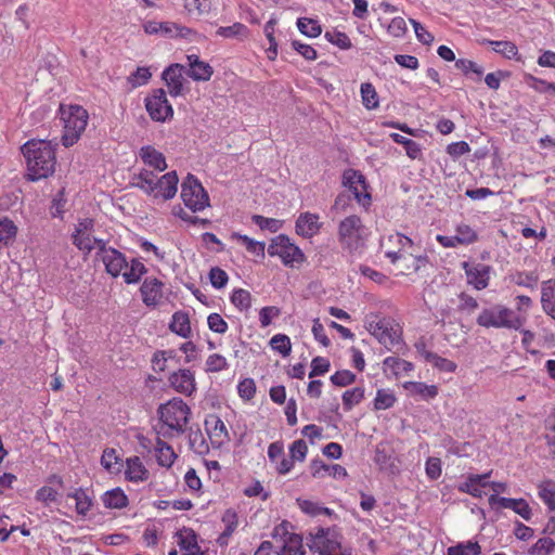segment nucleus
I'll return each mask as SVG.
<instances>
[{
	"mask_svg": "<svg viewBox=\"0 0 555 555\" xmlns=\"http://www.w3.org/2000/svg\"><path fill=\"white\" fill-rule=\"evenodd\" d=\"M101 465L106 472L111 474L119 473L122 466L121 459L117 455L116 450L113 448H106L103 450L101 456Z\"/></svg>",
	"mask_w": 555,
	"mask_h": 555,
	"instance_id": "nucleus-43",
	"label": "nucleus"
},
{
	"mask_svg": "<svg viewBox=\"0 0 555 555\" xmlns=\"http://www.w3.org/2000/svg\"><path fill=\"white\" fill-rule=\"evenodd\" d=\"M455 67L460 70H462V73L465 75V76H468L469 74H475L476 75V80H480L482 74H483V68L478 65L476 62L474 61H470V60H466V59H459L455 61Z\"/></svg>",
	"mask_w": 555,
	"mask_h": 555,
	"instance_id": "nucleus-59",
	"label": "nucleus"
},
{
	"mask_svg": "<svg viewBox=\"0 0 555 555\" xmlns=\"http://www.w3.org/2000/svg\"><path fill=\"white\" fill-rule=\"evenodd\" d=\"M390 262L398 270V274L409 275L420 271L428 262L427 256L414 255L412 249H406L391 259Z\"/></svg>",
	"mask_w": 555,
	"mask_h": 555,
	"instance_id": "nucleus-16",
	"label": "nucleus"
},
{
	"mask_svg": "<svg viewBox=\"0 0 555 555\" xmlns=\"http://www.w3.org/2000/svg\"><path fill=\"white\" fill-rule=\"evenodd\" d=\"M159 178L156 173L151 170L142 169L138 176L137 185L145 193L152 191L154 185H156V181Z\"/></svg>",
	"mask_w": 555,
	"mask_h": 555,
	"instance_id": "nucleus-61",
	"label": "nucleus"
},
{
	"mask_svg": "<svg viewBox=\"0 0 555 555\" xmlns=\"http://www.w3.org/2000/svg\"><path fill=\"white\" fill-rule=\"evenodd\" d=\"M462 268L466 275V282L476 291H482L490 284L492 268L481 262L464 261Z\"/></svg>",
	"mask_w": 555,
	"mask_h": 555,
	"instance_id": "nucleus-13",
	"label": "nucleus"
},
{
	"mask_svg": "<svg viewBox=\"0 0 555 555\" xmlns=\"http://www.w3.org/2000/svg\"><path fill=\"white\" fill-rule=\"evenodd\" d=\"M160 25L159 34L169 38H192L197 34L194 29L173 22H160Z\"/></svg>",
	"mask_w": 555,
	"mask_h": 555,
	"instance_id": "nucleus-36",
	"label": "nucleus"
},
{
	"mask_svg": "<svg viewBox=\"0 0 555 555\" xmlns=\"http://www.w3.org/2000/svg\"><path fill=\"white\" fill-rule=\"evenodd\" d=\"M385 371L391 373L393 376L399 377L408 374L413 370V364L404 359L398 357H388L384 360Z\"/></svg>",
	"mask_w": 555,
	"mask_h": 555,
	"instance_id": "nucleus-40",
	"label": "nucleus"
},
{
	"mask_svg": "<svg viewBox=\"0 0 555 555\" xmlns=\"http://www.w3.org/2000/svg\"><path fill=\"white\" fill-rule=\"evenodd\" d=\"M140 157L144 165L153 168L157 171H164L167 169V163L165 155L156 150L152 145H145L140 149Z\"/></svg>",
	"mask_w": 555,
	"mask_h": 555,
	"instance_id": "nucleus-28",
	"label": "nucleus"
},
{
	"mask_svg": "<svg viewBox=\"0 0 555 555\" xmlns=\"http://www.w3.org/2000/svg\"><path fill=\"white\" fill-rule=\"evenodd\" d=\"M216 35L224 39L236 38L243 40L249 36V29L243 23L235 22L230 26H220L216 30Z\"/></svg>",
	"mask_w": 555,
	"mask_h": 555,
	"instance_id": "nucleus-39",
	"label": "nucleus"
},
{
	"mask_svg": "<svg viewBox=\"0 0 555 555\" xmlns=\"http://www.w3.org/2000/svg\"><path fill=\"white\" fill-rule=\"evenodd\" d=\"M268 254L271 257H279L282 263L288 268H298L306 261L304 251L283 234L271 241Z\"/></svg>",
	"mask_w": 555,
	"mask_h": 555,
	"instance_id": "nucleus-9",
	"label": "nucleus"
},
{
	"mask_svg": "<svg viewBox=\"0 0 555 555\" xmlns=\"http://www.w3.org/2000/svg\"><path fill=\"white\" fill-rule=\"evenodd\" d=\"M323 223L320 221L318 214L310 211L301 212L295 222L296 234L304 238H312L319 234Z\"/></svg>",
	"mask_w": 555,
	"mask_h": 555,
	"instance_id": "nucleus-20",
	"label": "nucleus"
},
{
	"mask_svg": "<svg viewBox=\"0 0 555 555\" xmlns=\"http://www.w3.org/2000/svg\"><path fill=\"white\" fill-rule=\"evenodd\" d=\"M101 260L105 266V270L114 278L122 274L124 269H127L128 262L124 254L115 248H107L105 242L100 243Z\"/></svg>",
	"mask_w": 555,
	"mask_h": 555,
	"instance_id": "nucleus-14",
	"label": "nucleus"
},
{
	"mask_svg": "<svg viewBox=\"0 0 555 555\" xmlns=\"http://www.w3.org/2000/svg\"><path fill=\"white\" fill-rule=\"evenodd\" d=\"M486 44H489L492 50L507 60L520 61V55L517 46L508 40H485Z\"/></svg>",
	"mask_w": 555,
	"mask_h": 555,
	"instance_id": "nucleus-35",
	"label": "nucleus"
},
{
	"mask_svg": "<svg viewBox=\"0 0 555 555\" xmlns=\"http://www.w3.org/2000/svg\"><path fill=\"white\" fill-rule=\"evenodd\" d=\"M155 456L157 464L166 468H170L177 459V454L172 447L159 437H157L155 442Z\"/></svg>",
	"mask_w": 555,
	"mask_h": 555,
	"instance_id": "nucleus-32",
	"label": "nucleus"
},
{
	"mask_svg": "<svg viewBox=\"0 0 555 555\" xmlns=\"http://www.w3.org/2000/svg\"><path fill=\"white\" fill-rule=\"evenodd\" d=\"M188 75L195 81H208L214 75V68L207 62L199 59L197 54H188Z\"/></svg>",
	"mask_w": 555,
	"mask_h": 555,
	"instance_id": "nucleus-24",
	"label": "nucleus"
},
{
	"mask_svg": "<svg viewBox=\"0 0 555 555\" xmlns=\"http://www.w3.org/2000/svg\"><path fill=\"white\" fill-rule=\"evenodd\" d=\"M184 9L190 14L208 15L212 11V0H184Z\"/></svg>",
	"mask_w": 555,
	"mask_h": 555,
	"instance_id": "nucleus-50",
	"label": "nucleus"
},
{
	"mask_svg": "<svg viewBox=\"0 0 555 555\" xmlns=\"http://www.w3.org/2000/svg\"><path fill=\"white\" fill-rule=\"evenodd\" d=\"M26 162V178L38 181L53 175L56 165L55 146L47 140L31 139L21 147Z\"/></svg>",
	"mask_w": 555,
	"mask_h": 555,
	"instance_id": "nucleus-1",
	"label": "nucleus"
},
{
	"mask_svg": "<svg viewBox=\"0 0 555 555\" xmlns=\"http://www.w3.org/2000/svg\"><path fill=\"white\" fill-rule=\"evenodd\" d=\"M169 386L178 393L191 397L197 389L195 374L190 369H179L168 376Z\"/></svg>",
	"mask_w": 555,
	"mask_h": 555,
	"instance_id": "nucleus-15",
	"label": "nucleus"
},
{
	"mask_svg": "<svg viewBox=\"0 0 555 555\" xmlns=\"http://www.w3.org/2000/svg\"><path fill=\"white\" fill-rule=\"evenodd\" d=\"M275 20H269L263 27L264 35L269 41V48L267 49V56L270 61H274L278 56V41L274 37Z\"/></svg>",
	"mask_w": 555,
	"mask_h": 555,
	"instance_id": "nucleus-51",
	"label": "nucleus"
},
{
	"mask_svg": "<svg viewBox=\"0 0 555 555\" xmlns=\"http://www.w3.org/2000/svg\"><path fill=\"white\" fill-rule=\"evenodd\" d=\"M59 114L64 125L62 143L66 147L73 146L86 130L89 114L81 105L73 104H61Z\"/></svg>",
	"mask_w": 555,
	"mask_h": 555,
	"instance_id": "nucleus-3",
	"label": "nucleus"
},
{
	"mask_svg": "<svg viewBox=\"0 0 555 555\" xmlns=\"http://www.w3.org/2000/svg\"><path fill=\"white\" fill-rule=\"evenodd\" d=\"M145 108L154 121L165 122L173 116V108L163 89H156L145 98Z\"/></svg>",
	"mask_w": 555,
	"mask_h": 555,
	"instance_id": "nucleus-12",
	"label": "nucleus"
},
{
	"mask_svg": "<svg viewBox=\"0 0 555 555\" xmlns=\"http://www.w3.org/2000/svg\"><path fill=\"white\" fill-rule=\"evenodd\" d=\"M17 228L13 221L4 218L0 220V248L9 245L15 237Z\"/></svg>",
	"mask_w": 555,
	"mask_h": 555,
	"instance_id": "nucleus-55",
	"label": "nucleus"
},
{
	"mask_svg": "<svg viewBox=\"0 0 555 555\" xmlns=\"http://www.w3.org/2000/svg\"><path fill=\"white\" fill-rule=\"evenodd\" d=\"M178 545L183 555H202L197 537L192 529H182L178 532Z\"/></svg>",
	"mask_w": 555,
	"mask_h": 555,
	"instance_id": "nucleus-29",
	"label": "nucleus"
},
{
	"mask_svg": "<svg viewBox=\"0 0 555 555\" xmlns=\"http://www.w3.org/2000/svg\"><path fill=\"white\" fill-rule=\"evenodd\" d=\"M307 545L317 555H351L350 551L341 548L339 537L330 528H318L311 532Z\"/></svg>",
	"mask_w": 555,
	"mask_h": 555,
	"instance_id": "nucleus-7",
	"label": "nucleus"
},
{
	"mask_svg": "<svg viewBox=\"0 0 555 555\" xmlns=\"http://www.w3.org/2000/svg\"><path fill=\"white\" fill-rule=\"evenodd\" d=\"M297 503H298V506L301 509V512L309 516L315 517V516H320V515H326V516L333 515L332 509L320 505L318 502L298 499Z\"/></svg>",
	"mask_w": 555,
	"mask_h": 555,
	"instance_id": "nucleus-46",
	"label": "nucleus"
},
{
	"mask_svg": "<svg viewBox=\"0 0 555 555\" xmlns=\"http://www.w3.org/2000/svg\"><path fill=\"white\" fill-rule=\"evenodd\" d=\"M288 452L294 462H305L308 454V444L304 439H297L288 447Z\"/></svg>",
	"mask_w": 555,
	"mask_h": 555,
	"instance_id": "nucleus-62",
	"label": "nucleus"
},
{
	"mask_svg": "<svg viewBox=\"0 0 555 555\" xmlns=\"http://www.w3.org/2000/svg\"><path fill=\"white\" fill-rule=\"evenodd\" d=\"M178 182L179 178L176 171L167 172L156 181V185L152 186L153 190L146 194L154 198L170 199L178 191Z\"/></svg>",
	"mask_w": 555,
	"mask_h": 555,
	"instance_id": "nucleus-19",
	"label": "nucleus"
},
{
	"mask_svg": "<svg viewBox=\"0 0 555 555\" xmlns=\"http://www.w3.org/2000/svg\"><path fill=\"white\" fill-rule=\"evenodd\" d=\"M190 449L198 455L209 452V443L206 441L204 434L199 430H191L189 434Z\"/></svg>",
	"mask_w": 555,
	"mask_h": 555,
	"instance_id": "nucleus-45",
	"label": "nucleus"
},
{
	"mask_svg": "<svg viewBox=\"0 0 555 555\" xmlns=\"http://www.w3.org/2000/svg\"><path fill=\"white\" fill-rule=\"evenodd\" d=\"M492 470L480 475H468L466 480L459 485L457 489L462 493H467L474 498L480 499L483 495L482 488L488 486V478Z\"/></svg>",
	"mask_w": 555,
	"mask_h": 555,
	"instance_id": "nucleus-23",
	"label": "nucleus"
},
{
	"mask_svg": "<svg viewBox=\"0 0 555 555\" xmlns=\"http://www.w3.org/2000/svg\"><path fill=\"white\" fill-rule=\"evenodd\" d=\"M221 522L223 525V531L217 538V544L221 547L229 544L230 538L236 531L238 527V514L234 508H227L222 516Z\"/></svg>",
	"mask_w": 555,
	"mask_h": 555,
	"instance_id": "nucleus-25",
	"label": "nucleus"
},
{
	"mask_svg": "<svg viewBox=\"0 0 555 555\" xmlns=\"http://www.w3.org/2000/svg\"><path fill=\"white\" fill-rule=\"evenodd\" d=\"M325 39L341 50H349L352 47L351 40L347 34L338 30L326 31Z\"/></svg>",
	"mask_w": 555,
	"mask_h": 555,
	"instance_id": "nucleus-58",
	"label": "nucleus"
},
{
	"mask_svg": "<svg viewBox=\"0 0 555 555\" xmlns=\"http://www.w3.org/2000/svg\"><path fill=\"white\" fill-rule=\"evenodd\" d=\"M144 263L139 259H132L127 269H124L122 278L127 284H135L146 273Z\"/></svg>",
	"mask_w": 555,
	"mask_h": 555,
	"instance_id": "nucleus-41",
	"label": "nucleus"
},
{
	"mask_svg": "<svg viewBox=\"0 0 555 555\" xmlns=\"http://www.w3.org/2000/svg\"><path fill=\"white\" fill-rule=\"evenodd\" d=\"M481 547L478 542H461L448 547L447 555H480Z\"/></svg>",
	"mask_w": 555,
	"mask_h": 555,
	"instance_id": "nucleus-49",
	"label": "nucleus"
},
{
	"mask_svg": "<svg viewBox=\"0 0 555 555\" xmlns=\"http://www.w3.org/2000/svg\"><path fill=\"white\" fill-rule=\"evenodd\" d=\"M364 399V388L354 387L348 389L343 393V405L345 411L352 410L353 406L358 405Z\"/></svg>",
	"mask_w": 555,
	"mask_h": 555,
	"instance_id": "nucleus-53",
	"label": "nucleus"
},
{
	"mask_svg": "<svg viewBox=\"0 0 555 555\" xmlns=\"http://www.w3.org/2000/svg\"><path fill=\"white\" fill-rule=\"evenodd\" d=\"M297 27L298 30L309 37V38H317L322 33V27L319 23V21L308 17H300L297 20Z\"/></svg>",
	"mask_w": 555,
	"mask_h": 555,
	"instance_id": "nucleus-47",
	"label": "nucleus"
},
{
	"mask_svg": "<svg viewBox=\"0 0 555 555\" xmlns=\"http://www.w3.org/2000/svg\"><path fill=\"white\" fill-rule=\"evenodd\" d=\"M152 74L149 67H138L134 73L128 77V82L132 88L144 86L151 79Z\"/></svg>",
	"mask_w": 555,
	"mask_h": 555,
	"instance_id": "nucleus-64",
	"label": "nucleus"
},
{
	"mask_svg": "<svg viewBox=\"0 0 555 555\" xmlns=\"http://www.w3.org/2000/svg\"><path fill=\"white\" fill-rule=\"evenodd\" d=\"M525 321L526 318L516 315L512 309L503 305L482 309L476 319V323L481 327L508 330L521 328Z\"/></svg>",
	"mask_w": 555,
	"mask_h": 555,
	"instance_id": "nucleus-6",
	"label": "nucleus"
},
{
	"mask_svg": "<svg viewBox=\"0 0 555 555\" xmlns=\"http://www.w3.org/2000/svg\"><path fill=\"white\" fill-rule=\"evenodd\" d=\"M205 429L212 448L218 449L229 441V433L223 421L210 414L205 420Z\"/></svg>",
	"mask_w": 555,
	"mask_h": 555,
	"instance_id": "nucleus-18",
	"label": "nucleus"
},
{
	"mask_svg": "<svg viewBox=\"0 0 555 555\" xmlns=\"http://www.w3.org/2000/svg\"><path fill=\"white\" fill-rule=\"evenodd\" d=\"M169 328L180 337L189 338L192 333L189 314L183 311L175 312Z\"/></svg>",
	"mask_w": 555,
	"mask_h": 555,
	"instance_id": "nucleus-33",
	"label": "nucleus"
},
{
	"mask_svg": "<svg viewBox=\"0 0 555 555\" xmlns=\"http://www.w3.org/2000/svg\"><path fill=\"white\" fill-rule=\"evenodd\" d=\"M413 241L398 232L385 235L380 240V250L389 261L396 258L398 254L406 249H413Z\"/></svg>",
	"mask_w": 555,
	"mask_h": 555,
	"instance_id": "nucleus-17",
	"label": "nucleus"
},
{
	"mask_svg": "<svg viewBox=\"0 0 555 555\" xmlns=\"http://www.w3.org/2000/svg\"><path fill=\"white\" fill-rule=\"evenodd\" d=\"M362 104L366 109H376L379 106L378 94L371 82H363L360 87Z\"/></svg>",
	"mask_w": 555,
	"mask_h": 555,
	"instance_id": "nucleus-44",
	"label": "nucleus"
},
{
	"mask_svg": "<svg viewBox=\"0 0 555 555\" xmlns=\"http://www.w3.org/2000/svg\"><path fill=\"white\" fill-rule=\"evenodd\" d=\"M181 199L192 212H199L210 206L207 191L199 180L189 173L181 184Z\"/></svg>",
	"mask_w": 555,
	"mask_h": 555,
	"instance_id": "nucleus-8",
	"label": "nucleus"
},
{
	"mask_svg": "<svg viewBox=\"0 0 555 555\" xmlns=\"http://www.w3.org/2000/svg\"><path fill=\"white\" fill-rule=\"evenodd\" d=\"M555 548V542L551 538L539 539L530 548L531 555H550Z\"/></svg>",
	"mask_w": 555,
	"mask_h": 555,
	"instance_id": "nucleus-63",
	"label": "nucleus"
},
{
	"mask_svg": "<svg viewBox=\"0 0 555 555\" xmlns=\"http://www.w3.org/2000/svg\"><path fill=\"white\" fill-rule=\"evenodd\" d=\"M293 526L289 521L283 520L274 527L272 538L280 546L279 555H304L302 537L291 531Z\"/></svg>",
	"mask_w": 555,
	"mask_h": 555,
	"instance_id": "nucleus-10",
	"label": "nucleus"
},
{
	"mask_svg": "<svg viewBox=\"0 0 555 555\" xmlns=\"http://www.w3.org/2000/svg\"><path fill=\"white\" fill-rule=\"evenodd\" d=\"M67 498L75 500V508L80 516H86L93 505L91 496L82 488L75 489L73 492L67 493Z\"/></svg>",
	"mask_w": 555,
	"mask_h": 555,
	"instance_id": "nucleus-38",
	"label": "nucleus"
},
{
	"mask_svg": "<svg viewBox=\"0 0 555 555\" xmlns=\"http://www.w3.org/2000/svg\"><path fill=\"white\" fill-rule=\"evenodd\" d=\"M270 346L273 350L281 353L283 357H287L292 351V343L287 335L276 334L270 339Z\"/></svg>",
	"mask_w": 555,
	"mask_h": 555,
	"instance_id": "nucleus-57",
	"label": "nucleus"
},
{
	"mask_svg": "<svg viewBox=\"0 0 555 555\" xmlns=\"http://www.w3.org/2000/svg\"><path fill=\"white\" fill-rule=\"evenodd\" d=\"M509 282L521 287L535 289L539 283L537 271H514L508 275Z\"/></svg>",
	"mask_w": 555,
	"mask_h": 555,
	"instance_id": "nucleus-34",
	"label": "nucleus"
},
{
	"mask_svg": "<svg viewBox=\"0 0 555 555\" xmlns=\"http://www.w3.org/2000/svg\"><path fill=\"white\" fill-rule=\"evenodd\" d=\"M125 479L129 482L140 483L150 478V472L145 467L143 461L134 455L126 460L125 463Z\"/></svg>",
	"mask_w": 555,
	"mask_h": 555,
	"instance_id": "nucleus-22",
	"label": "nucleus"
},
{
	"mask_svg": "<svg viewBox=\"0 0 555 555\" xmlns=\"http://www.w3.org/2000/svg\"><path fill=\"white\" fill-rule=\"evenodd\" d=\"M455 236L459 238L461 246H467L478 241L477 231L469 224L460 223L455 228Z\"/></svg>",
	"mask_w": 555,
	"mask_h": 555,
	"instance_id": "nucleus-48",
	"label": "nucleus"
},
{
	"mask_svg": "<svg viewBox=\"0 0 555 555\" xmlns=\"http://www.w3.org/2000/svg\"><path fill=\"white\" fill-rule=\"evenodd\" d=\"M162 423L158 435L164 437L180 436L185 431L190 421L191 409L181 398H172L158 408Z\"/></svg>",
	"mask_w": 555,
	"mask_h": 555,
	"instance_id": "nucleus-2",
	"label": "nucleus"
},
{
	"mask_svg": "<svg viewBox=\"0 0 555 555\" xmlns=\"http://www.w3.org/2000/svg\"><path fill=\"white\" fill-rule=\"evenodd\" d=\"M163 79L166 81L169 93L172 96H177L181 94L183 89V75H182V66L179 64L170 65L164 73Z\"/></svg>",
	"mask_w": 555,
	"mask_h": 555,
	"instance_id": "nucleus-27",
	"label": "nucleus"
},
{
	"mask_svg": "<svg viewBox=\"0 0 555 555\" xmlns=\"http://www.w3.org/2000/svg\"><path fill=\"white\" fill-rule=\"evenodd\" d=\"M365 328L386 348L391 349L401 343L402 330L391 318L371 312L364 318Z\"/></svg>",
	"mask_w": 555,
	"mask_h": 555,
	"instance_id": "nucleus-5",
	"label": "nucleus"
},
{
	"mask_svg": "<svg viewBox=\"0 0 555 555\" xmlns=\"http://www.w3.org/2000/svg\"><path fill=\"white\" fill-rule=\"evenodd\" d=\"M538 496L550 512L555 511V481L545 479L538 483Z\"/></svg>",
	"mask_w": 555,
	"mask_h": 555,
	"instance_id": "nucleus-37",
	"label": "nucleus"
},
{
	"mask_svg": "<svg viewBox=\"0 0 555 555\" xmlns=\"http://www.w3.org/2000/svg\"><path fill=\"white\" fill-rule=\"evenodd\" d=\"M101 501L103 505L109 509H121L129 504L127 494L119 487L105 491L101 495Z\"/></svg>",
	"mask_w": 555,
	"mask_h": 555,
	"instance_id": "nucleus-30",
	"label": "nucleus"
},
{
	"mask_svg": "<svg viewBox=\"0 0 555 555\" xmlns=\"http://www.w3.org/2000/svg\"><path fill=\"white\" fill-rule=\"evenodd\" d=\"M234 237L237 240V242L245 246L246 250L249 254H253L258 257H264V242L255 241L249 236L243 234H234Z\"/></svg>",
	"mask_w": 555,
	"mask_h": 555,
	"instance_id": "nucleus-52",
	"label": "nucleus"
},
{
	"mask_svg": "<svg viewBox=\"0 0 555 555\" xmlns=\"http://www.w3.org/2000/svg\"><path fill=\"white\" fill-rule=\"evenodd\" d=\"M397 401L396 396L390 390L378 389L374 399L375 410H387L395 405Z\"/></svg>",
	"mask_w": 555,
	"mask_h": 555,
	"instance_id": "nucleus-56",
	"label": "nucleus"
},
{
	"mask_svg": "<svg viewBox=\"0 0 555 555\" xmlns=\"http://www.w3.org/2000/svg\"><path fill=\"white\" fill-rule=\"evenodd\" d=\"M177 357L175 350H156L151 359L152 370L155 373H164L168 369V361Z\"/></svg>",
	"mask_w": 555,
	"mask_h": 555,
	"instance_id": "nucleus-42",
	"label": "nucleus"
},
{
	"mask_svg": "<svg viewBox=\"0 0 555 555\" xmlns=\"http://www.w3.org/2000/svg\"><path fill=\"white\" fill-rule=\"evenodd\" d=\"M140 293L145 306L156 307L164 297V283L156 278H146L140 287Z\"/></svg>",
	"mask_w": 555,
	"mask_h": 555,
	"instance_id": "nucleus-21",
	"label": "nucleus"
},
{
	"mask_svg": "<svg viewBox=\"0 0 555 555\" xmlns=\"http://www.w3.org/2000/svg\"><path fill=\"white\" fill-rule=\"evenodd\" d=\"M230 300L241 311H246L251 306V295L248 291L243 288L234 289Z\"/></svg>",
	"mask_w": 555,
	"mask_h": 555,
	"instance_id": "nucleus-54",
	"label": "nucleus"
},
{
	"mask_svg": "<svg viewBox=\"0 0 555 555\" xmlns=\"http://www.w3.org/2000/svg\"><path fill=\"white\" fill-rule=\"evenodd\" d=\"M94 220L85 218L80 220L72 234L73 244L82 253L89 254L93 249L100 250V243L103 240H98L93 236Z\"/></svg>",
	"mask_w": 555,
	"mask_h": 555,
	"instance_id": "nucleus-11",
	"label": "nucleus"
},
{
	"mask_svg": "<svg viewBox=\"0 0 555 555\" xmlns=\"http://www.w3.org/2000/svg\"><path fill=\"white\" fill-rule=\"evenodd\" d=\"M402 387L410 397L425 401L436 398L439 393V388L436 385H427L423 382H405Z\"/></svg>",
	"mask_w": 555,
	"mask_h": 555,
	"instance_id": "nucleus-26",
	"label": "nucleus"
},
{
	"mask_svg": "<svg viewBox=\"0 0 555 555\" xmlns=\"http://www.w3.org/2000/svg\"><path fill=\"white\" fill-rule=\"evenodd\" d=\"M425 359L441 371L452 373L456 370V364L453 361L442 358L436 353L427 351L425 353Z\"/></svg>",
	"mask_w": 555,
	"mask_h": 555,
	"instance_id": "nucleus-60",
	"label": "nucleus"
},
{
	"mask_svg": "<svg viewBox=\"0 0 555 555\" xmlns=\"http://www.w3.org/2000/svg\"><path fill=\"white\" fill-rule=\"evenodd\" d=\"M541 306L543 311L555 320V280H547L542 283Z\"/></svg>",
	"mask_w": 555,
	"mask_h": 555,
	"instance_id": "nucleus-31",
	"label": "nucleus"
},
{
	"mask_svg": "<svg viewBox=\"0 0 555 555\" xmlns=\"http://www.w3.org/2000/svg\"><path fill=\"white\" fill-rule=\"evenodd\" d=\"M369 237V229L357 215L345 217L337 227V238L343 249L350 254L364 247Z\"/></svg>",
	"mask_w": 555,
	"mask_h": 555,
	"instance_id": "nucleus-4",
	"label": "nucleus"
}]
</instances>
